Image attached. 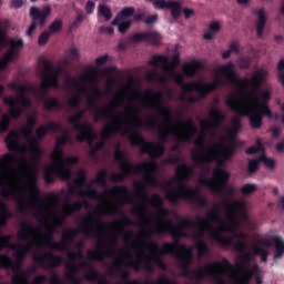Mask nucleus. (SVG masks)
Segmentation results:
<instances>
[{
  "label": "nucleus",
  "mask_w": 284,
  "mask_h": 284,
  "mask_svg": "<svg viewBox=\"0 0 284 284\" xmlns=\"http://www.w3.org/2000/svg\"><path fill=\"white\" fill-rule=\"evenodd\" d=\"M145 97H150V99H154V101L150 102L143 99L141 101L142 108H146V110H156L159 116L164 119L165 128L160 126V143L156 144H154V142L146 141L145 138L135 129H128L125 133L129 134L131 145L133 148H140L141 154H149L150 159H161V156L165 154L164 143H168L170 134L175 136L176 141L180 143H190V141H192V135L199 132V128L194 125V121H192V119H189L187 121L180 120L178 125H180V128H184L186 132L179 131L176 128L172 126V111L161 102L163 99V91H153L148 89L145 91Z\"/></svg>",
  "instance_id": "obj_1"
},
{
  "label": "nucleus",
  "mask_w": 284,
  "mask_h": 284,
  "mask_svg": "<svg viewBox=\"0 0 284 284\" xmlns=\"http://www.w3.org/2000/svg\"><path fill=\"white\" fill-rule=\"evenodd\" d=\"M223 205H226L229 210L227 217L231 221V225H225L223 223V219L221 217V210L219 206H215L211 212L206 213V219L197 216L195 222V227H197L199 232L192 235L193 241H195V245L207 243L203 240V236L207 230H213L212 223H222L216 231L211 233V239L221 247H230L232 243H234V239L225 237L221 232H234L236 230V217H234V211L241 212L242 219L247 221V213L245 212V204L241 201H234L230 203V201L225 200Z\"/></svg>",
  "instance_id": "obj_2"
},
{
  "label": "nucleus",
  "mask_w": 284,
  "mask_h": 284,
  "mask_svg": "<svg viewBox=\"0 0 284 284\" xmlns=\"http://www.w3.org/2000/svg\"><path fill=\"white\" fill-rule=\"evenodd\" d=\"M119 221H113L111 223L102 222L99 217L89 214L83 219V225L79 229H65L62 232L61 241L54 242V226L47 227L44 246L54 252H68L70 246L74 243V239L79 234H85V236H95L100 243L103 241H110L108 235H103L102 230H114V226Z\"/></svg>",
  "instance_id": "obj_3"
},
{
  "label": "nucleus",
  "mask_w": 284,
  "mask_h": 284,
  "mask_svg": "<svg viewBox=\"0 0 284 284\" xmlns=\"http://www.w3.org/2000/svg\"><path fill=\"white\" fill-rule=\"evenodd\" d=\"M114 161L120 163V170L121 173H112L110 175L111 183H123L128 176H132V174H135V176H139V174H145L144 175V182L143 181H136L133 183V187L135 190V196L139 199H142V201H150L148 197V193H145V189L148 185H151L152 187H156L159 185V181L152 172L156 170L155 162H143L139 164H133L125 158V152L121 151V148L118 145L113 153Z\"/></svg>",
  "instance_id": "obj_4"
},
{
  "label": "nucleus",
  "mask_w": 284,
  "mask_h": 284,
  "mask_svg": "<svg viewBox=\"0 0 284 284\" xmlns=\"http://www.w3.org/2000/svg\"><path fill=\"white\" fill-rule=\"evenodd\" d=\"M103 97V93L99 90V87L97 85V81H92V94L88 98L89 108L91 110H94V121L95 123H99L101 119H108L112 122V124L106 125L100 133V136L102 141H108L112 136V134H126V136H130L128 130H134L130 121L123 120V112H118L115 114V118L112 116L114 114V110L119 108V104H116V100L113 102H110L108 106L99 109L97 106V98Z\"/></svg>",
  "instance_id": "obj_5"
},
{
  "label": "nucleus",
  "mask_w": 284,
  "mask_h": 284,
  "mask_svg": "<svg viewBox=\"0 0 284 284\" xmlns=\"http://www.w3.org/2000/svg\"><path fill=\"white\" fill-rule=\"evenodd\" d=\"M260 97L261 98H258L256 93L245 95L244 99L251 103L241 104L239 98L232 95L227 98L226 105L232 112L240 114V116H247L253 130H261L263 126V116L272 119V110L270 109V105H267L270 99H272V92H270V90L262 91Z\"/></svg>",
  "instance_id": "obj_6"
},
{
  "label": "nucleus",
  "mask_w": 284,
  "mask_h": 284,
  "mask_svg": "<svg viewBox=\"0 0 284 284\" xmlns=\"http://www.w3.org/2000/svg\"><path fill=\"white\" fill-rule=\"evenodd\" d=\"M175 255L179 261H181L180 267L183 271L182 276H184V278L203 281V278L209 276L215 284H227V280L223 277L224 272L219 268L224 267L225 272H232V270H234V265L230 263V260L223 257L221 262L209 263L204 267L200 266L192 271L190 270L192 261H194L192 251L186 250L185 254L175 253Z\"/></svg>",
  "instance_id": "obj_7"
},
{
  "label": "nucleus",
  "mask_w": 284,
  "mask_h": 284,
  "mask_svg": "<svg viewBox=\"0 0 284 284\" xmlns=\"http://www.w3.org/2000/svg\"><path fill=\"white\" fill-rule=\"evenodd\" d=\"M175 173L176 182L180 187L179 190H169L165 194L166 201L173 203V205H176L182 199L183 201H189V203L197 205L199 207H205V205H207V200L201 195V191H199V189H192L185 185V181L190 180V176L194 174V166L182 162L180 165H178Z\"/></svg>",
  "instance_id": "obj_8"
},
{
  "label": "nucleus",
  "mask_w": 284,
  "mask_h": 284,
  "mask_svg": "<svg viewBox=\"0 0 284 284\" xmlns=\"http://www.w3.org/2000/svg\"><path fill=\"white\" fill-rule=\"evenodd\" d=\"M0 185L1 187H3L1 190V196H3L4 199H8L12 195L14 196V194H17V201L19 203L20 212H26V210H28V205H31V207H37V210H39L37 215L38 221H41L43 219V203H50V205L57 207V205H59V203L61 202V196H59V194L57 193H52L44 199H40V203L39 205H37L34 203V199L36 196H39L40 192L37 182L24 184V187H29V190H31L28 202H26V199L21 196V193H18L17 189H14L12 184H10V182L3 180L1 176Z\"/></svg>",
  "instance_id": "obj_9"
},
{
  "label": "nucleus",
  "mask_w": 284,
  "mask_h": 284,
  "mask_svg": "<svg viewBox=\"0 0 284 284\" xmlns=\"http://www.w3.org/2000/svg\"><path fill=\"white\" fill-rule=\"evenodd\" d=\"M195 148L201 150V153L196 150L191 151V159L196 163H212L215 161L220 168L225 165V161H230L234 156V150L236 149V143L234 141L230 142L229 146L223 144H215L209 152L204 153L205 150V138L203 135L196 138L193 142Z\"/></svg>",
  "instance_id": "obj_10"
},
{
  "label": "nucleus",
  "mask_w": 284,
  "mask_h": 284,
  "mask_svg": "<svg viewBox=\"0 0 284 284\" xmlns=\"http://www.w3.org/2000/svg\"><path fill=\"white\" fill-rule=\"evenodd\" d=\"M87 181L88 172H85V170H80L78 172V179L72 180L68 184L69 193L74 194L77 190H80L79 192L82 196L94 200L106 199V196H116L119 194H122L124 196V203H132V195H130V189H128V186H113L111 190H105L102 194H99V191H97V189L91 187L92 184H89L88 190H82Z\"/></svg>",
  "instance_id": "obj_11"
},
{
  "label": "nucleus",
  "mask_w": 284,
  "mask_h": 284,
  "mask_svg": "<svg viewBox=\"0 0 284 284\" xmlns=\"http://www.w3.org/2000/svg\"><path fill=\"white\" fill-rule=\"evenodd\" d=\"M21 229L18 231V239L20 241H24L26 244H10L9 247L12 250L13 257L16 261L23 262L26 261V256L32 252L34 245L45 246L44 243H41V240L37 234L41 232L40 229H37L34 225L30 224L29 222H21Z\"/></svg>",
  "instance_id": "obj_12"
},
{
  "label": "nucleus",
  "mask_w": 284,
  "mask_h": 284,
  "mask_svg": "<svg viewBox=\"0 0 284 284\" xmlns=\"http://www.w3.org/2000/svg\"><path fill=\"white\" fill-rule=\"evenodd\" d=\"M217 72H221V74H224L226 78V81L229 83H232L233 85H236L237 88H243V90H247V88H252L251 91H245L243 93V97H250V94H256V90L261 88V84L265 80V74H267L263 69H260L255 72V74L250 78L239 79V75L236 72H234V63L227 62L226 64H223L217 68Z\"/></svg>",
  "instance_id": "obj_13"
},
{
  "label": "nucleus",
  "mask_w": 284,
  "mask_h": 284,
  "mask_svg": "<svg viewBox=\"0 0 284 284\" xmlns=\"http://www.w3.org/2000/svg\"><path fill=\"white\" fill-rule=\"evenodd\" d=\"M8 88L11 90H16L19 92V97H8L3 98V103L6 105H9V114L12 119L17 120L21 118V114H23V108H30L32 105V101L30 98H28V92L32 90V87L29 84H18L17 82H10L8 84Z\"/></svg>",
  "instance_id": "obj_14"
},
{
  "label": "nucleus",
  "mask_w": 284,
  "mask_h": 284,
  "mask_svg": "<svg viewBox=\"0 0 284 284\" xmlns=\"http://www.w3.org/2000/svg\"><path fill=\"white\" fill-rule=\"evenodd\" d=\"M252 261H254V255L252 253H245L235 257V267L239 274H241L240 277L232 274L234 268L227 272H225V267H220L217 270H220V272H224L223 276H225V274H230V278H233L232 284H250V281L258 274V265L255 264L253 265V268H250Z\"/></svg>",
  "instance_id": "obj_15"
},
{
  "label": "nucleus",
  "mask_w": 284,
  "mask_h": 284,
  "mask_svg": "<svg viewBox=\"0 0 284 284\" xmlns=\"http://www.w3.org/2000/svg\"><path fill=\"white\" fill-rule=\"evenodd\" d=\"M65 152L63 151V146L55 145V149L51 153V160L53 162V165L47 168L44 172L45 183H54V176H59L60 179H62V181H70L72 179V169L63 164Z\"/></svg>",
  "instance_id": "obj_16"
},
{
  "label": "nucleus",
  "mask_w": 284,
  "mask_h": 284,
  "mask_svg": "<svg viewBox=\"0 0 284 284\" xmlns=\"http://www.w3.org/2000/svg\"><path fill=\"white\" fill-rule=\"evenodd\" d=\"M213 176L216 180L210 178L202 179L200 181L201 185L210 187L212 192L219 194L220 196H234V194H236L234 186L227 184V181H230V174L227 171L221 168H215L213 170Z\"/></svg>",
  "instance_id": "obj_17"
},
{
  "label": "nucleus",
  "mask_w": 284,
  "mask_h": 284,
  "mask_svg": "<svg viewBox=\"0 0 284 284\" xmlns=\"http://www.w3.org/2000/svg\"><path fill=\"white\" fill-rule=\"evenodd\" d=\"M85 116V110H81L75 114L68 118L69 123L73 125L74 130H78L80 133L75 136L79 143H89L90 148H92V143L97 139V131H94V126L89 123H81V120Z\"/></svg>",
  "instance_id": "obj_18"
},
{
  "label": "nucleus",
  "mask_w": 284,
  "mask_h": 284,
  "mask_svg": "<svg viewBox=\"0 0 284 284\" xmlns=\"http://www.w3.org/2000/svg\"><path fill=\"white\" fill-rule=\"evenodd\" d=\"M151 234H170L172 236L173 242H165L161 250L160 254H179V250H185V246L181 244V237L174 229L170 224H165L162 226H155L154 229L150 230Z\"/></svg>",
  "instance_id": "obj_19"
},
{
  "label": "nucleus",
  "mask_w": 284,
  "mask_h": 284,
  "mask_svg": "<svg viewBox=\"0 0 284 284\" xmlns=\"http://www.w3.org/2000/svg\"><path fill=\"white\" fill-rule=\"evenodd\" d=\"M34 125H37V115L29 116L27 119V126L22 128L20 132L12 130L8 133L7 138L4 139V143L7 144L9 152H17V150H19L20 134L23 136V139H30V136H32Z\"/></svg>",
  "instance_id": "obj_20"
},
{
  "label": "nucleus",
  "mask_w": 284,
  "mask_h": 284,
  "mask_svg": "<svg viewBox=\"0 0 284 284\" xmlns=\"http://www.w3.org/2000/svg\"><path fill=\"white\" fill-rule=\"evenodd\" d=\"M43 77L40 84V90H43V97H47L50 88H61L59 83V75L61 74V69H55L52 67V62L48 60H43Z\"/></svg>",
  "instance_id": "obj_21"
},
{
  "label": "nucleus",
  "mask_w": 284,
  "mask_h": 284,
  "mask_svg": "<svg viewBox=\"0 0 284 284\" xmlns=\"http://www.w3.org/2000/svg\"><path fill=\"white\" fill-rule=\"evenodd\" d=\"M23 262L16 260L12 261V257L8 254H2L0 256V270H12L13 275L11 277L12 284H22L23 281L28 277L26 271L21 266Z\"/></svg>",
  "instance_id": "obj_22"
},
{
  "label": "nucleus",
  "mask_w": 284,
  "mask_h": 284,
  "mask_svg": "<svg viewBox=\"0 0 284 284\" xmlns=\"http://www.w3.org/2000/svg\"><path fill=\"white\" fill-rule=\"evenodd\" d=\"M52 14V7L50 4L44 6L42 9L38 7H31L30 17L32 19V23L30 24L27 34L28 37H32L34 32H37V21L41 28L48 23V17Z\"/></svg>",
  "instance_id": "obj_23"
},
{
  "label": "nucleus",
  "mask_w": 284,
  "mask_h": 284,
  "mask_svg": "<svg viewBox=\"0 0 284 284\" xmlns=\"http://www.w3.org/2000/svg\"><path fill=\"white\" fill-rule=\"evenodd\" d=\"M214 108L209 113L210 120H204L200 122L201 130H207L209 128H221L223 121L227 119V115L223 113L219 105H221V100L219 98L213 99Z\"/></svg>",
  "instance_id": "obj_24"
},
{
  "label": "nucleus",
  "mask_w": 284,
  "mask_h": 284,
  "mask_svg": "<svg viewBox=\"0 0 284 284\" xmlns=\"http://www.w3.org/2000/svg\"><path fill=\"white\" fill-rule=\"evenodd\" d=\"M33 261L38 263L42 270H57V267L63 263V257L52 252H43L41 255H34Z\"/></svg>",
  "instance_id": "obj_25"
},
{
  "label": "nucleus",
  "mask_w": 284,
  "mask_h": 284,
  "mask_svg": "<svg viewBox=\"0 0 284 284\" xmlns=\"http://www.w3.org/2000/svg\"><path fill=\"white\" fill-rule=\"evenodd\" d=\"M88 205L89 204L87 200L75 201L71 203L70 199H68L64 205L62 206L63 215H60L59 217L55 219L58 225H62L65 219H68V216H72L74 212H81V209L88 207Z\"/></svg>",
  "instance_id": "obj_26"
},
{
  "label": "nucleus",
  "mask_w": 284,
  "mask_h": 284,
  "mask_svg": "<svg viewBox=\"0 0 284 284\" xmlns=\"http://www.w3.org/2000/svg\"><path fill=\"white\" fill-rule=\"evenodd\" d=\"M159 63H162V65H164V70H174V68H179L181 59L179 54H175L170 61L165 55L155 54L148 61V64L152 67H156L159 65Z\"/></svg>",
  "instance_id": "obj_27"
},
{
  "label": "nucleus",
  "mask_w": 284,
  "mask_h": 284,
  "mask_svg": "<svg viewBox=\"0 0 284 284\" xmlns=\"http://www.w3.org/2000/svg\"><path fill=\"white\" fill-rule=\"evenodd\" d=\"M87 256L89 261H103V256H114V242H110L109 246L102 244L101 247L98 246L97 251H87Z\"/></svg>",
  "instance_id": "obj_28"
},
{
  "label": "nucleus",
  "mask_w": 284,
  "mask_h": 284,
  "mask_svg": "<svg viewBox=\"0 0 284 284\" xmlns=\"http://www.w3.org/2000/svg\"><path fill=\"white\" fill-rule=\"evenodd\" d=\"M150 203L158 210V221L160 224L156 227H162V225H165L164 221H168L170 216V211L163 207V199L156 193L151 196Z\"/></svg>",
  "instance_id": "obj_29"
},
{
  "label": "nucleus",
  "mask_w": 284,
  "mask_h": 284,
  "mask_svg": "<svg viewBox=\"0 0 284 284\" xmlns=\"http://www.w3.org/2000/svg\"><path fill=\"white\" fill-rule=\"evenodd\" d=\"M131 41L134 43H151V45H160L161 44V34L156 31L153 32H139L131 37Z\"/></svg>",
  "instance_id": "obj_30"
},
{
  "label": "nucleus",
  "mask_w": 284,
  "mask_h": 284,
  "mask_svg": "<svg viewBox=\"0 0 284 284\" xmlns=\"http://www.w3.org/2000/svg\"><path fill=\"white\" fill-rule=\"evenodd\" d=\"M171 78L186 94H190V92H197L199 85H201V81H191L185 83V77L181 72L172 73Z\"/></svg>",
  "instance_id": "obj_31"
},
{
  "label": "nucleus",
  "mask_w": 284,
  "mask_h": 284,
  "mask_svg": "<svg viewBox=\"0 0 284 284\" xmlns=\"http://www.w3.org/2000/svg\"><path fill=\"white\" fill-rule=\"evenodd\" d=\"M163 223H165V225H170L180 239H187V236H190L187 232H185L184 227H196V221L192 219H184L179 225H174L172 220H164Z\"/></svg>",
  "instance_id": "obj_32"
},
{
  "label": "nucleus",
  "mask_w": 284,
  "mask_h": 284,
  "mask_svg": "<svg viewBox=\"0 0 284 284\" xmlns=\"http://www.w3.org/2000/svg\"><path fill=\"white\" fill-rule=\"evenodd\" d=\"M129 267L135 270V272H140L141 267L145 268L146 272H154V265L152 264V260L148 257L145 253L139 255L136 261H133L132 257L128 263Z\"/></svg>",
  "instance_id": "obj_33"
},
{
  "label": "nucleus",
  "mask_w": 284,
  "mask_h": 284,
  "mask_svg": "<svg viewBox=\"0 0 284 284\" xmlns=\"http://www.w3.org/2000/svg\"><path fill=\"white\" fill-rule=\"evenodd\" d=\"M225 85V80L217 78L214 82L211 83H203L200 81V85H197V94H200L201 99H205L207 94L214 92V90H217L220 87Z\"/></svg>",
  "instance_id": "obj_34"
},
{
  "label": "nucleus",
  "mask_w": 284,
  "mask_h": 284,
  "mask_svg": "<svg viewBox=\"0 0 284 284\" xmlns=\"http://www.w3.org/2000/svg\"><path fill=\"white\" fill-rule=\"evenodd\" d=\"M254 14H256L257 17V20L255 22L257 39H263L265 23H267V16H265V9H256L254 10Z\"/></svg>",
  "instance_id": "obj_35"
},
{
  "label": "nucleus",
  "mask_w": 284,
  "mask_h": 284,
  "mask_svg": "<svg viewBox=\"0 0 284 284\" xmlns=\"http://www.w3.org/2000/svg\"><path fill=\"white\" fill-rule=\"evenodd\" d=\"M201 68H203V63H201L199 60H193L192 62H186L182 70L184 77L192 79L193 77H196V71L201 70Z\"/></svg>",
  "instance_id": "obj_36"
},
{
  "label": "nucleus",
  "mask_w": 284,
  "mask_h": 284,
  "mask_svg": "<svg viewBox=\"0 0 284 284\" xmlns=\"http://www.w3.org/2000/svg\"><path fill=\"white\" fill-rule=\"evenodd\" d=\"M64 87L70 92H72V90H78L80 94H88V89L85 87L81 88V82L75 77L68 75L64 82Z\"/></svg>",
  "instance_id": "obj_37"
},
{
  "label": "nucleus",
  "mask_w": 284,
  "mask_h": 284,
  "mask_svg": "<svg viewBox=\"0 0 284 284\" xmlns=\"http://www.w3.org/2000/svg\"><path fill=\"white\" fill-rule=\"evenodd\" d=\"M132 114L135 116V124L134 128H143L145 125L146 128H158L159 121L156 119H150L148 118L144 122L139 118L140 111L139 109H133Z\"/></svg>",
  "instance_id": "obj_38"
},
{
  "label": "nucleus",
  "mask_w": 284,
  "mask_h": 284,
  "mask_svg": "<svg viewBox=\"0 0 284 284\" xmlns=\"http://www.w3.org/2000/svg\"><path fill=\"white\" fill-rule=\"evenodd\" d=\"M27 139V150L29 152H32L34 156H41V144H40V140L38 138H32L29 136V138H24Z\"/></svg>",
  "instance_id": "obj_39"
},
{
  "label": "nucleus",
  "mask_w": 284,
  "mask_h": 284,
  "mask_svg": "<svg viewBox=\"0 0 284 284\" xmlns=\"http://www.w3.org/2000/svg\"><path fill=\"white\" fill-rule=\"evenodd\" d=\"M14 216L10 209H8V204L6 202L0 201V227H6L8 225V221Z\"/></svg>",
  "instance_id": "obj_40"
},
{
  "label": "nucleus",
  "mask_w": 284,
  "mask_h": 284,
  "mask_svg": "<svg viewBox=\"0 0 284 284\" xmlns=\"http://www.w3.org/2000/svg\"><path fill=\"white\" fill-rule=\"evenodd\" d=\"M134 7H124L112 21V26H119V20L128 19V17H134Z\"/></svg>",
  "instance_id": "obj_41"
},
{
  "label": "nucleus",
  "mask_w": 284,
  "mask_h": 284,
  "mask_svg": "<svg viewBox=\"0 0 284 284\" xmlns=\"http://www.w3.org/2000/svg\"><path fill=\"white\" fill-rule=\"evenodd\" d=\"M43 108L47 110V112H52V110H61L63 105L61 104V101L57 98H45L43 102Z\"/></svg>",
  "instance_id": "obj_42"
},
{
  "label": "nucleus",
  "mask_w": 284,
  "mask_h": 284,
  "mask_svg": "<svg viewBox=\"0 0 284 284\" xmlns=\"http://www.w3.org/2000/svg\"><path fill=\"white\" fill-rule=\"evenodd\" d=\"M272 241L275 245V254H274V258H281L282 256H284V242H283V237L278 236V235H273L272 236Z\"/></svg>",
  "instance_id": "obj_43"
},
{
  "label": "nucleus",
  "mask_w": 284,
  "mask_h": 284,
  "mask_svg": "<svg viewBox=\"0 0 284 284\" xmlns=\"http://www.w3.org/2000/svg\"><path fill=\"white\" fill-rule=\"evenodd\" d=\"M253 255V261H254V256H260L262 263H267V257L270 256V251H267L264 247H261L256 244L253 245V251L251 253Z\"/></svg>",
  "instance_id": "obj_44"
},
{
  "label": "nucleus",
  "mask_w": 284,
  "mask_h": 284,
  "mask_svg": "<svg viewBox=\"0 0 284 284\" xmlns=\"http://www.w3.org/2000/svg\"><path fill=\"white\" fill-rule=\"evenodd\" d=\"M221 30V22L219 21H213L210 26H209V31L204 33V39H206V41H212V39H214L216 32H219Z\"/></svg>",
  "instance_id": "obj_45"
},
{
  "label": "nucleus",
  "mask_w": 284,
  "mask_h": 284,
  "mask_svg": "<svg viewBox=\"0 0 284 284\" xmlns=\"http://www.w3.org/2000/svg\"><path fill=\"white\" fill-rule=\"evenodd\" d=\"M68 258H70V262L67 264L68 272H71L73 274H79V264H77V253L69 252Z\"/></svg>",
  "instance_id": "obj_46"
},
{
  "label": "nucleus",
  "mask_w": 284,
  "mask_h": 284,
  "mask_svg": "<svg viewBox=\"0 0 284 284\" xmlns=\"http://www.w3.org/2000/svg\"><path fill=\"white\" fill-rule=\"evenodd\" d=\"M92 183H97L98 185L105 187L108 185V171L105 169L99 171Z\"/></svg>",
  "instance_id": "obj_47"
},
{
  "label": "nucleus",
  "mask_w": 284,
  "mask_h": 284,
  "mask_svg": "<svg viewBox=\"0 0 284 284\" xmlns=\"http://www.w3.org/2000/svg\"><path fill=\"white\" fill-rule=\"evenodd\" d=\"M12 121V115L2 114L1 121H0V134H3L4 132H8L10 130V123Z\"/></svg>",
  "instance_id": "obj_48"
},
{
  "label": "nucleus",
  "mask_w": 284,
  "mask_h": 284,
  "mask_svg": "<svg viewBox=\"0 0 284 284\" xmlns=\"http://www.w3.org/2000/svg\"><path fill=\"white\" fill-rule=\"evenodd\" d=\"M257 191H258V185L252 184V183L244 184L240 189V192L241 194H243V196H252V194H254V192H257Z\"/></svg>",
  "instance_id": "obj_49"
},
{
  "label": "nucleus",
  "mask_w": 284,
  "mask_h": 284,
  "mask_svg": "<svg viewBox=\"0 0 284 284\" xmlns=\"http://www.w3.org/2000/svg\"><path fill=\"white\" fill-rule=\"evenodd\" d=\"M98 14L103 17L105 21H110L112 19V9L108 7V4H99L98 6Z\"/></svg>",
  "instance_id": "obj_50"
},
{
  "label": "nucleus",
  "mask_w": 284,
  "mask_h": 284,
  "mask_svg": "<svg viewBox=\"0 0 284 284\" xmlns=\"http://www.w3.org/2000/svg\"><path fill=\"white\" fill-rule=\"evenodd\" d=\"M234 251L237 252L240 256H243V254H252V252H247V243L243 241L235 242Z\"/></svg>",
  "instance_id": "obj_51"
},
{
  "label": "nucleus",
  "mask_w": 284,
  "mask_h": 284,
  "mask_svg": "<svg viewBox=\"0 0 284 284\" xmlns=\"http://www.w3.org/2000/svg\"><path fill=\"white\" fill-rule=\"evenodd\" d=\"M261 165V158L248 161L247 172L248 174H256Z\"/></svg>",
  "instance_id": "obj_52"
},
{
  "label": "nucleus",
  "mask_w": 284,
  "mask_h": 284,
  "mask_svg": "<svg viewBox=\"0 0 284 284\" xmlns=\"http://www.w3.org/2000/svg\"><path fill=\"white\" fill-rule=\"evenodd\" d=\"M49 32L51 34H57V32H61L63 30V21L61 19L54 20L50 26H49Z\"/></svg>",
  "instance_id": "obj_53"
},
{
  "label": "nucleus",
  "mask_w": 284,
  "mask_h": 284,
  "mask_svg": "<svg viewBox=\"0 0 284 284\" xmlns=\"http://www.w3.org/2000/svg\"><path fill=\"white\" fill-rule=\"evenodd\" d=\"M260 163H263L265 168H268V170H274V168H276V161L265 155L260 156Z\"/></svg>",
  "instance_id": "obj_54"
},
{
  "label": "nucleus",
  "mask_w": 284,
  "mask_h": 284,
  "mask_svg": "<svg viewBox=\"0 0 284 284\" xmlns=\"http://www.w3.org/2000/svg\"><path fill=\"white\" fill-rule=\"evenodd\" d=\"M105 146V141L100 140L98 141L90 150L89 154L90 156H92V159H94V156H97V152H99L100 150H103V148Z\"/></svg>",
  "instance_id": "obj_55"
},
{
  "label": "nucleus",
  "mask_w": 284,
  "mask_h": 284,
  "mask_svg": "<svg viewBox=\"0 0 284 284\" xmlns=\"http://www.w3.org/2000/svg\"><path fill=\"white\" fill-rule=\"evenodd\" d=\"M29 276L27 275L26 281L22 282V284H43L48 281V276H45L44 274H40L38 276H36L32 282H28Z\"/></svg>",
  "instance_id": "obj_56"
},
{
  "label": "nucleus",
  "mask_w": 284,
  "mask_h": 284,
  "mask_svg": "<svg viewBox=\"0 0 284 284\" xmlns=\"http://www.w3.org/2000/svg\"><path fill=\"white\" fill-rule=\"evenodd\" d=\"M196 245V250H197V256L200 258H203V256H205V254H207V252H210V246H207V243H203L202 244H195Z\"/></svg>",
  "instance_id": "obj_57"
},
{
  "label": "nucleus",
  "mask_w": 284,
  "mask_h": 284,
  "mask_svg": "<svg viewBox=\"0 0 284 284\" xmlns=\"http://www.w3.org/2000/svg\"><path fill=\"white\" fill-rule=\"evenodd\" d=\"M79 163V156H69V158H63V165L64 168H69L71 170V165H78Z\"/></svg>",
  "instance_id": "obj_58"
},
{
  "label": "nucleus",
  "mask_w": 284,
  "mask_h": 284,
  "mask_svg": "<svg viewBox=\"0 0 284 284\" xmlns=\"http://www.w3.org/2000/svg\"><path fill=\"white\" fill-rule=\"evenodd\" d=\"M256 143L257 145H253L246 149V154H258V152H262L263 144L261 143V140H257Z\"/></svg>",
  "instance_id": "obj_59"
},
{
  "label": "nucleus",
  "mask_w": 284,
  "mask_h": 284,
  "mask_svg": "<svg viewBox=\"0 0 284 284\" xmlns=\"http://www.w3.org/2000/svg\"><path fill=\"white\" fill-rule=\"evenodd\" d=\"M10 44H11L10 51L14 53L21 50V48H23V40L22 39L11 40Z\"/></svg>",
  "instance_id": "obj_60"
},
{
  "label": "nucleus",
  "mask_w": 284,
  "mask_h": 284,
  "mask_svg": "<svg viewBox=\"0 0 284 284\" xmlns=\"http://www.w3.org/2000/svg\"><path fill=\"white\" fill-rule=\"evenodd\" d=\"M44 128L47 132H60V130H62L61 123L59 122H50Z\"/></svg>",
  "instance_id": "obj_61"
},
{
  "label": "nucleus",
  "mask_w": 284,
  "mask_h": 284,
  "mask_svg": "<svg viewBox=\"0 0 284 284\" xmlns=\"http://www.w3.org/2000/svg\"><path fill=\"white\" fill-rule=\"evenodd\" d=\"M48 134V129L44 125H40L37 130H36V139H38V141H42V139Z\"/></svg>",
  "instance_id": "obj_62"
},
{
  "label": "nucleus",
  "mask_w": 284,
  "mask_h": 284,
  "mask_svg": "<svg viewBox=\"0 0 284 284\" xmlns=\"http://www.w3.org/2000/svg\"><path fill=\"white\" fill-rule=\"evenodd\" d=\"M277 70H278V79L282 85L284 87V59L280 60L277 63Z\"/></svg>",
  "instance_id": "obj_63"
},
{
  "label": "nucleus",
  "mask_w": 284,
  "mask_h": 284,
  "mask_svg": "<svg viewBox=\"0 0 284 284\" xmlns=\"http://www.w3.org/2000/svg\"><path fill=\"white\" fill-rule=\"evenodd\" d=\"M50 39V31L42 32L38 38L39 45H45Z\"/></svg>",
  "instance_id": "obj_64"
}]
</instances>
